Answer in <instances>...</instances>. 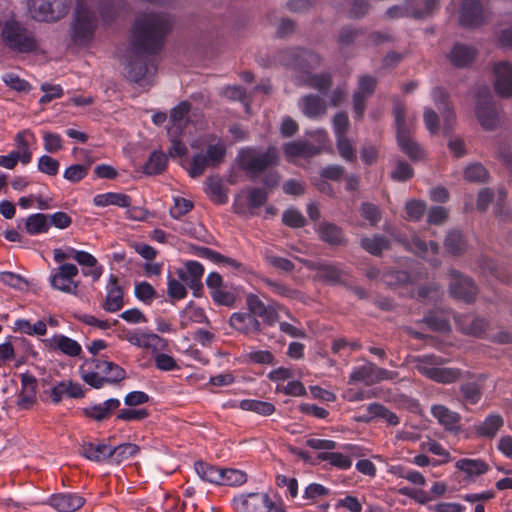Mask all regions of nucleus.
Instances as JSON below:
<instances>
[{"mask_svg":"<svg viewBox=\"0 0 512 512\" xmlns=\"http://www.w3.org/2000/svg\"><path fill=\"white\" fill-rule=\"evenodd\" d=\"M171 30L172 23L164 14L151 12L137 16L130 35L132 53L158 55Z\"/></svg>","mask_w":512,"mask_h":512,"instance_id":"1","label":"nucleus"},{"mask_svg":"<svg viewBox=\"0 0 512 512\" xmlns=\"http://www.w3.org/2000/svg\"><path fill=\"white\" fill-rule=\"evenodd\" d=\"M97 27L96 13L84 2L77 1L69 30L72 44L79 47H88L95 37Z\"/></svg>","mask_w":512,"mask_h":512,"instance_id":"2","label":"nucleus"},{"mask_svg":"<svg viewBox=\"0 0 512 512\" xmlns=\"http://www.w3.org/2000/svg\"><path fill=\"white\" fill-rule=\"evenodd\" d=\"M414 368L432 381L450 384L461 378V370L457 368L444 367L448 359L434 354L417 356L411 359Z\"/></svg>","mask_w":512,"mask_h":512,"instance_id":"3","label":"nucleus"},{"mask_svg":"<svg viewBox=\"0 0 512 512\" xmlns=\"http://www.w3.org/2000/svg\"><path fill=\"white\" fill-rule=\"evenodd\" d=\"M396 126V139L399 148L412 161H418L424 157V152L412 137L415 117H407L405 108L397 103L393 110Z\"/></svg>","mask_w":512,"mask_h":512,"instance_id":"4","label":"nucleus"},{"mask_svg":"<svg viewBox=\"0 0 512 512\" xmlns=\"http://www.w3.org/2000/svg\"><path fill=\"white\" fill-rule=\"evenodd\" d=\"M1 38L6 47L18 53H33L38 49V42L33 33L15 19L4 22Z\"/></svg>","mask_w":512,"mask_h":512,"instance_id":"5","label":"nucleus"},{"mask_svg":"<svg viewBox=\"0 0 512 512\" xmlns=\"http://www.w3.org/2000/svg\"><path fill=\"white\" fill-rule=\"evenodd\" d=\"M278 62L289 69L305 73L306 76L311 70H315L322 64V57L313 50L293 47L278 52Z\"/></svg>","mask_w":512,"mask_h":512,"instance_id":"6","label":"nucleus"},{"mask_svg":"<svg viewBox=\"0 0 512 512\" xmlns=\"http://www.w3.org/2000/svg\"><path fill=\"white\" fill-rule=\"evenodd\" d=\"M71 0H29V11L36 21L56 22L64 18Z\"/></svg>","mask_w":512,"mask_h":512,"instance_id":"7","label":"nucleus"},{"mask_svg":"<svg viewBox=\"0 0 512 512\" xmlns=\"http://www.w3.org/2000/svg\"><path fill=\"white\" fill-rule=\"evenodd\" d=\"M277 162L278 153L274 147L268 148L265 152L250 148L242 150L239 155L240 167L252 175H258Z\"/></svg>","mask_w":512,"mask_h":512,"instance_id":"8","label":"nucleus"},{"mask_svg":"<svg viewBox=\"0 0 512 512\" xmlns=\"http://www.w3.org/2000/svg\"><path fill=\"white\" fill-rule=\"evenodd\" d=\"M413 0H406V5H393L386 10L385 15L389 19L411 17L415 20H423L433 16L440 9L441 0H424L423 9H411L409 3Z\"/></svg>","mask_w":512,"mask_h":512,"instance_id":"9","label":"nucleus"},{"mask_svg":"<svg viewBox=\"0 0 512 512\" xmlns=\"http://www.w3.org/2000/svg\"><path fill=\"white\" fill-rule=\"evenodd\" d=\"M157 55L133 53L126 65L127 77L134 82H141L149 75H154L157 70Z\"/></svg>","mask_w":512,"mask_h":512,"instance_id":"10","label":"nucleus"},{"mask_svg":"<svg viewBox=\"0 0 512 512\" xmlns=\"http://www.w3.org/2000/svg\"><path fill=\"white\" fill-rule=\"evenodd\" d=\"M119 337L136 347L151 350L153 353L165 350L167 347V342L154 333H145L123 329L119 334Z\"/></svg>","mask_w":512,"mask_h":512,"instance_id":"11","label":"nucleus"},{"mask_svg":"<svg viewBox=\"0 0 512 512\" xmlns=\"http://www.w3.org/2000/svg\"><path fill=\"white\" fill-rule=\"evenodd\" d=\"M78 275V268L71 263L62 264L51 276V286L59 291L76 295L78 292V283L74 278Z\"/></svg>","mask_w":512,"mask_h":512,"instance_id":"12","label":"nucleus"},{"mask_svg":"<svg viewBox=\"0 0 512 512\" xmlns=\"http://www.w3.org/2000/svg\"><path fill=\"white\" fill-rule=\"evenodd\" d=\"M449 288L452 296L466 303L474 302L478 293L474 282L456 270L450 271Z\"/></svg>","mask_w":512,"mask_h":512,"instance_id":"13","label":"nucleus"},{"mask_svg":"<svg viewBox=\"0 0 512 512\" xmlns=\"http://www.w3.org/2000/svg\"><path fill=\"white\" fill-rule=\"evenodd\" d=\"M300 263L304 264L308 269L317 272V279L329 285H343L345 284V272L338 269L335 265L322 262H313L310 260L296 257Z\"/></svg>","mask_w":512,"mask_h":512,"instance_id":"14","label":"nucleus"},{"mask_svg":"<svg viewBox=\"0 0 512 512\" xmlns=\"http://www.w3.org/2000/svg\"><path fill=\"white\" fill-rule=\"evenodd\" d=\"M478 55L479 51L476 47L455 42L447 53L446 58L453 67L467 69L473 65Z\"/></svg>","mask_w":512,"mask_h":512,"instance_id":"15","label":"nucleus"},{"mask_svg":"<svg viewBox=\"0 0 512 512\" xmlns=\"http://www.w3.org/2000/svg\"><path fill=\"white\" fill-rule=\"evenodd\" d=\"M239 512H270L273 502L266 493H249L234 500Z\"/></svg>","mask_w":512,"mask_h":512,"instance_id":"16","label":"nucleus"},{"mask_svg":"<svg viewBox=\"0 0 512 512\" xmlns=\"http://www.w3.org/2000/svg\"><path fill=\"white\" fill-rule=\"evenodd\" d=\"M459 22L464 28H473L483 25L485 18L481 0H463L459 11Z\"/></svg>","mask_w":512,"mask_h":512,"instance_id":"17","label":"nucleus"},{"mask_svg":"<svg viewBox=\"0 0 512 512\" xmlns=\"http://www.w3.org/2000/svg\"><path fill=\"white\" fill-rule=\"evenodd\" d=\"M246 306L250 314L255 318L261 317L268 325H273L278 321L277 308H280L278 304L266 305L258 295L250 293L246 296Z\"/></svg>","mask_w":512,"mask_h":512,"instance_id":"18","label":"nucleus"},{"mask_svg":"<svg viewBox=\"0 0 512 512\" xmlns=\"http://www.w3.org/2000/svg\"><path fill=\"white\" fill-rule=\"evenodd\" d=\"M203 274L204 268L197 261H187L184 264V268L177 270L178 278L184 282L191 290H193V294L195 296H198L199 291L203 287Z\"/></svg>","mask_w":512,"mask_h":512,"instance_id":"19","label":"nucleus"},{"mask_svg":"<svg viewBox=\"0 0 512 512\" xmlns=\"http://www.w3.org/2000/svg\"><path fill=\"white\" fill-rule=\"evenodd\" d=\"M494 87L498 96H512V64L500 61L494 64Z\"/></svg>","mask_w":512,"mask_h":512,"instance_id":"20","label":"nucleus"},{"mask_svg":"<svg viewBox=\"0 0 512 512\" xmlns=\"http://www.w3.org/2000/svg\"><path fill=\"white\" fill-rule=\"evenodd\" d=\"M476 116L482 127L493 130L497 127L499 111L492 98H480L476 106Z\"/></svg>","mask_w":512,"mask_h":512,"instance_id":"21","label":"nucleus"},{"mask_svg":"<svg viewBox=\"0 0 512 512\" xmlns=\"http://www.w3.org/2000/svg\"><path fill=\"white\" fill-rule=\"evenodd\" d=\"M21 386L17 396V406L27 410L36 402L37 380L31 374H21Z\"/></svg>","mask_w":512,"mask_h":512,"instance_id":"22","label":"nucleus"},{"mask_svg":"<svg viewBox=\"0 0 512 512\" xmlns=\"http://www.w3.org/2000/svg\"><path fill=\"white\" fill-rule=\"evenodd\" d=\"M229 323L233 329L245 335L257 334L261 331V323L249 312L233 313Z\"/></svg>","mask_w":512,"mask_h":512,"instance_id":"23","label":"nucleus"},{"mask_svg":"<svg viewBox=\"0 0 512 512\" xmlns=\"http://www.w3.org/2000/svg\"><path fill=\"white\" fill-rule=\"evenodd\" d=\"M431 413L437 419L438 423L447 431H459L461 416L457 412L450 410L444 405L438 404L431 407Z\"/></svg>","mask_w":512,"mask_h":512,"instance_id":"24","label":"nucleus"},{"mask_svg":"<svg viewBox=\"0 0 512 512\" xmlns=\"http://www.w3.org/2000/svg\"><path fill=\"white\" fill-rule=\"evenodd\" d=\"M123 304V290L118 285V278L115 275H110L107 295L102 307L108 312H116L123 307Z\"/></svg>","mask_w":512,"mask_h":512,"instance_id":"25","label":"nucleus"},{"mask_svg":"<svg viewBox=\"0 0 512 512\" xmlns=\"http://www.w3.org/2000/svg\"><path fill=\"white\" fill-rule=\"evenodd\" d=\"M90 364L104 377L107 383H117L125 378V371L113 362L106 360H93Z\"/></svg>","mask_w":512,"mask_h":512,"instance_id":"26","label":"nucleus"},{"mask_svg":"<svg viewBox=\"0 0 512 512\" xmlns=\"http://www.w3.org/2000/svg\"><path fill=\"white\" fill-rule=\"evenodd\" d=\"M321 149L309 142L298 140L289 142L284 146V154L287 159L295 157L310 158L319 155Z\"/></svg>","mask_w":512,"mask_h":512,"instance_id":"27","label":"nucleus"},{"mask_svg":"<svg viewBox=\"0 0 512 512\" xmlns=\"http://www.w3.org/2000/svg\"><path fill=\"white\" fill-rule=\"evenodd\" d=\"M112 446L103 443H83L80 448V454L86 459L94 462H103L111 458Z\"/></svg>","mask_w":512,"mask_h":512,"instance_id":"28","label":"nucleus"},{"mask_svg":"<svg viewBox=\"0 0 512 512\" xmlns=\"http://www.w3.org/2000/svg\"><path fill=\"white\" fill-rule=\"evenodd\" d=\"M84 503L85 499L76 494H58L50 498V505L59 512H74Z\"/></svg>","mask_w":512,"mask_h":512,"instance_id":"29","label":"nucleus"},{"mask_svg":"<svg viewBox=\"0 0 512 512\" xmlns=\"http://www.w3.org/2000/svg\"><path fill=\"white\" fill-rule=\"evenodd\" d=\"M14 140L17 147V150H15L14 152L21 157V163H30L32 159L30 144L35 142L36 140L35 134L30 129H24L16 134Z\"/></svg>","mask_w":512,"mask_h":512,"instance_id":"30","label":"nucleus"},{"mask_svg":"<svg viewBox=\"0 0 512 512\" xmlns=\"http://www.w3.org/2000/svg\"><path fill=\"white\" fill-rule=\"evenodd\" d=\"M456 322L462 332L475 337H483L488 328V322L480 317H458Z\"/></svg>","mask_w":512,"mask_h":512,"instance_id":"31","label":"nucleus"},{"mask_svg":"<svg viewBox=\"0 0 512 512\" xmlns=\"http://www.w3.org/2000/svg\"><path fill=\"white\" fill-rule=\"evenodd\" d=\"M120 401L118 399H108L103 404L94 405L83 410L86 417L96 421H103L110 417L112 412L119 408Z\"/></svg>","mask_w":512,"mask_h":512,"instance_id":"32","label":"nucleus"},{"mask_svg":"<svg viewBox=\"0 0 512 512\" xmlns=\"http://www.w3.org/2000/svg\"><path fill=\"white\" fill-rule=\"evenodd\" d=\"M504 419L499 414L489 415L482 423L475 427L478 436L492 439L498 431L503 427Z\"/></svg>","mask_w":512,"mask_h":512,"instance_id":"33","label":"nucleus"},{"mask_svg":"<svg viewBox=\"0 0 512 512\" xmlns=\"http://www.w3.org/2000/svg\"><path fill=\"white\" fill-rule=\"evenodd\" d=\"M317 232L319 238L330 245H342L345 242L342 229L333 223H320Z\"/></svg>","mask_w":512,"mask_h":512,"instance_id":"34","label":"nucleus"},{"mask_svg":"<svg viewBox=\"0 0 512 512\" xmlns=\"http://www.w3.org/2000/svg\"><path fill=\"white\" fill-rule=\"evenodd\" d=\"M46 343L50 348L59 349L69 356H77L81 352V346L75 340L63 335H56L47 339Z\"/></svg>","mask_w":512,"mask_h":512,"instance_id":"35","label":"nucleus"},{"mask_svg":"<svg viewBox=\"0 0 512 512\" xmlns=\"http://www.w3.org/2000/svg\"><path fill=\"white\" fill-rule=\"evenodd\" d=\"M74 153L80 152L87 159L85 164H75L68 167L64 172V178L71 182H78L82 180L88 173V169L93 163V159L89 157V151L74 148Z\"/></svg>","mask_w":512,"mask_h":512,"instance_id":"36","label":"nucleus"},{"mask_svg":"<svg viewBox=\"0 0 512 512\" xmlns=\"http://www.w3.org/2000/svg\"><path fill=\"white\" fill-rule=\"evenodd\" d=\"M305 84L317 90L319 93L326 95L333 85L332 74L329 72L318 74L308 73L305 78Z\"/></svg>","mask_w":512,"mask_h":512,"instance_id":"37","label":"nucleus"},{"mask_svg":"<svg viewBox=\"0 0 512 512\" xmlns=\"http://www.w3.org/2000/svg\"><path fill=\"white\" fill-rule=\"evenodd\" d=\"M456 468L464 472L468 477L482 475L488 471V464L480 459H460L455 464Z\"/></svg>","mask_w":512,"mask_h":512,"instance_id":"38","label":"nucleus"},{"mask_svg":"<svg viewBox=\"0 0 512 512\" xmlns=\"http://www.w3.org/2000/svg\"><path fill=\"white\" fill-rule=\"evenodd\" d=\"M408 248L413 253L422 258H428L430 255H435L439 252V245L435 241L426 243L419 236L413 235L408 243Z\"/></svg>","mask_w":512,"mask_h":512,"instance_id":"39","label":"nucleus"},{"mask_svg":"<svg viewBox=\"0 0 512 512\" xmlns=\"http://www.w3.org/2000/svg\"><path fill=\"white\" fill-rule=\"evenodd\" d=\"M360 245L368 253L380 256L384 250L389 249L390 241L387 237L377 234L361 239Z\"/></svg>","mask_w":512,"mask_h":512,"instance_id":"40","label":"nucleus"},{"mask_svg":"<svg viewBox=\"0 0 512 512\" xmlns=\"http://www.w3.org/2000/svg\"><path fill=\"white\" fill-rule=\"evenodd\" d=\"M131 203V198L123 193H105L99 194L94 197V204L96 206L105 207L108 205H115L118 207H128Z\"/></svg>","mask_w":512,"mask_h":512,"instance_id":"41","label":"nucleus"},{"mask_svg":"<svg viewBox=\"0 0 512 512\" xmlns=\"http://www.w3.org/2000/svg\"><path fill=\"white\" fill-rule=\"evenodd\" d=\"M239 408L244 411L255 412L262 416H270L276 410L273 403L254 399H245L240 401Z\"/></svg>","mask_w":512,"mask_h":512,"instance_id":"42","label":"nucleus"},{"mask_svg":"<svg viewBox=\"0 0 512 512\" xmlns=\"http://www.w3.org/2000/svg\"><path fill=\"white\" fill-rule=\"evenodd\" d=\"M49 229L48 215L36 213L25 220V230L30 235L46 233Z\"/></svg>","mask_w":512,"mask_h":512,"instance_id":"43","label":"nucleus"},{"mask_svg":"<svg viewBox=\"0 0 512 512\" xmlns=\"http://www.w3.org/2000/svg\"><path fill=\"white\" fill-rule=\"evenodd\" d=\"M446 251L452 255H460L467 249L466 241L463 235L456 230L450 231L444 241Z\"/></svg>","mask_w":512,"mask_h":512,"instance_id":"44","label":"nucleus"},{"mask_svg":"<svg viewBox=\"0 0 512 512\" xmlns=\"http://www.w3.org/2000/svg\"><path fill=\"white\" fill-rule=\"evenodd\" d=\"M462 402L465 404H477L483 394V388L478 382H467L460 386Z\"/></svg>","mask_w":512,"mask_h":512,"instance_id":"45","label":"nucleus"},{"mask_svg":"<svg viewBox=\"0 0 512 512\" xmlns=\"http://www.w3.org/2000/svg\"><path fill=\"white\" fill-rule=\"evenodd\" d=\"M139 451H140V448L136 444H133V443L121 444L117 447H112L111 459L115 463L120 464L124 461H127L131 457L135 456L137 453H139Z\"/></svg>","mask_w":512,"mask_h":512,"instance_id":"46","label":"nucleus"},{"mask_svg":"<svg viewBox=\"0 0 512 512\" xmlns=\"http://www.w3.org/2000/svg\"><path fill=\"white\" fill-rule=\"evenodd\" d=\"M195 470L200 478L204 481L213 483V484H221L222 476L221 470L217 469L214 466L206 464L204 462H196Z\"/></svg>","mask_w":512,"mask_h":512,"instance_id":"47","label":"nucleus"},{"mask_svg":"<svg viewBox=\"0 0 512 512\" xmlns=\"http://www.w3.org/2000/svg\"><path fill=\"white\" fill-rule=\"evenodd\" d=\"M167 165V157L166 155L161 151H154L145 167L144 172L148 175H156L164 171L165 167Z\"/></svg>","mask_w":512,"mask_h":512,"instance_id":"48","label":"nucleus"},{"mask_svg":"<svg viewBox=\"0 0 512 512\" xmlns=\"http://www.w3.org/2000/svg\"><path fill=\"white\" fill-rule=\"evenodd\" d=\"M263 283H265L276 295H279L284 298L289 299H298L302 297L300 291L295 290L283 283L273 281L269 278H263Z\"/></svg>","mask_w":512,"mask_h":512,"instance_id":"49","label":"nucleus"},{"mask_svg":"<svg viewBox=\"0 0 512 512\" xmlns=\"http://www.w3.org/2000/svg\"><path fill=\"white\" fill-rule=\"evenodd\" d=\"M364 34L362 28H355L352 25L343 26L338 34L337 43L340 47H348L354 44L357 37Z\"/></svg>","mask_w":512,"mask_h":512,"instance_id":"50","label":"nucleus"},{"mask_svg":"<svg viewBox=\"0 0 512 512\" xmlns=\"http://www.w3.org/2000/svg\"><path fill=\"white\" fill-rule=\"evenodd\" d=\"M304 113L311 118H317L326 113L323 98H305L302 104Z\"/></svg>","mask_w":512,"mask_h":512,"instance_id":"51","label":"nucleus"},{"mask_svg":"<svg viewBox=\"0 0 512 512\" xmlns=\"http://www.w3.org/2000/svg\"><path fill=\"white\" fill-rule=\"evenodd\" d=\"M367 411L371 417H380L389 425L396 426L399 424V417L381 404L372 403L367 407Z\"/></svg>","mask_w":512,"mask_h":512,"instance_id":"52","label":"nucleus"},{"mask_svg":"<svg viewBox=\"0 0 512 512\" xmlns=\"http://www.w3.org/2000/svg\"><path fill=\"white\" fill-rule=\"evenodd\" d=\"M374 370L375 364L373 363H367L362 367L354 369L350 375L349 383L364 382L366 385H372Z\"/></svg>","mask_w":512,"mask_h":512,"instance_id":"53","label":"nucleus"},{"mask_svg":"<svg viewBox=\"0 0 512 512\" xmlns=\"http://www.w3.org/2000/svg\"><path fill=\"white\" fill-rule=\"evenodd\" d=\"M81 377L90 386L94 388H101L104 383H107L104 377H101L89 361H86L81 367Z\"/></svg>","mask_w":512,"mask_h":512,"instance_id":"54","label":"nucleus"},{"mask_svg":"<svg viewBox=\"0 0 512 512\" xmlns=\"http://www.w3.org/2000/svg\"><path fill=\"white\" fill-rule=\"evenodd\" d=\"M221 476L222 480L220 485L239 486L247 481V474L236 469H222Z\"/></svg>","mask_w":512,"mask_h":512,"instance_id":"55","label":"nucleus"},{"mask_svg":"<svg viewBox=\"0 0 512 512\" xmlns=\"http://www.w3.org/2000/svg\"><path fill=\"white\" fill-rule=\"evenodd\" d=\"M180 130L179 127L176 129L169 128L168 135L171 141V147L169 149V155L174 157H182L187 153L186 146L179 139Z\"/></svg>","mask_w":512,"mask_h":512,"instance_id":"56","label":"nucleus"},{"mask_svg":"<svg viewBox=\"0 0 512 512\" xmlns=\"http://www.w3.org/2000/svg\"><path fill=\"white\" fill-rule=\"evenodd\" d=\"M207 167H213L212 164H210L208 156L205 153H198L193 156L188 173L190 177L197 178L204 173Z\"/></svg>","mask_w":512,"mask_h":512,"instance_id":"57","label":"nucleus"},{"mask_svg":"<svg viewBox=\"0 0 512 512\" xmlns=\"http://www.w3.org/2000/svg\"><path fill=\"white\" fill-rule=\"evenodd\" d=\"M318 458L323 461H329L330 464L341 469H347L352 464L351 460L341 453L322 452L318 455Z\"/></svg>","mask_w":512,"mask_h":512,"instance_id":"58","label":"nucleus"},{"mask_svg":"<svg viewBox=\"0 0 512 512\" xmlns=\"http://www.w3.org/2000/svg\"><path fill=\"white\" fill-rule=\"evenodd\" d=\"M465 179L470 182H485L488 179V172L479 163L471 164L465 169Z\"/></svg>","mask_w":512,"mask_h":512,"instance_id":"59","label":"nucleus"},{"mask_svg":"<svg viewBox=\"0 0 512 512\" xmlns=\"http://www.w3.org/2000/svg\"><path fill=\"white\" fill-rule=\"evenodd\" d=\"M437 108L444 119L443 130L447 133L452 129L453 122L455 120V114L449 103L446 101V98L440 99V101L437 103Z\"/></svg>","mask_w":512,"mask_h":512,"instance_id":"60","label":"nucleus"},{"mask_svg":"<svg viewBox=\"0 0 512 512\" xmlns=\"http://www.w3.org/2000/svg\"><path fill=\"white\" fill-rule=\"evenodd\" d=\"M377 86V79L370 75H364L359 78L358 90L353 96H365L374 93Z\"/></svg>","mask_w":512,"mask_h":512,"instance_id":"61","label":"nucleus"},{"mask_svg":"<svg viewBox=\"0 0 512 512\" xmlns=\"http://www.w3.org/2000/svg\"><path fill=\"white\" fill-rule=\"evenodd\" d=\"M282 221L285 225L292 228L303 227L306 223V220L300 211L293 208L284 211Z\"/></svg>","mask_w":512,"mask_h":512,"instance_id":"62","label":"nucleus"},{"mask_svg":"<svg viewBox=\"0 0 512 512\" xmlns=\"http://www.w3.org/2000/svg\"><path fill=\"white\" fill-rule=\"evenodd\" d=\"M192 208V201L181 197H175L174 205L170 209V215L175 219H179L180 217L187 214L190 210H192Z\"/></svg>","mask_w":512,"mask_h":512,"instance_id":"63","label":"nucleus"},{"mask_svg":"<svg viewBox=\"0 0 512 512\" xmlns=\"http://www.w3.org/2000/svg\"><path fill=\"white\" fill-rule=\"evenodd\" d=\"M413 174L412 167L407 162L399 160L394 170L391 172V177L395 181H406L412 178Z\"/></svg>","mask_w":512,"mask_h":512,"instance_id":"64","label":"nucleus"}]
</instances>
